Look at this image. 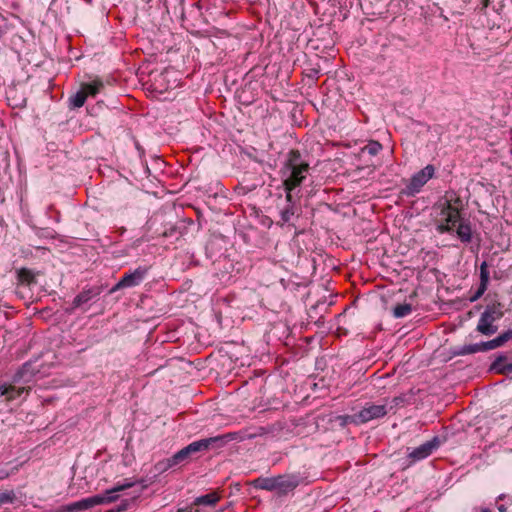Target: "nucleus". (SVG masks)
Segmentation results:
<instances>
[{
	"label": "nucleus",
	"instance_id": "1",
	"mask_svg": "<svg viewBox=\"0 0 512 512\" xmlns=\"http://www.w3.org/2000/svg\"><path fill=\"white\" fill-rule=\"evenodd\" d=\"M310 164L299 150L292 149L279 170L283 190L301 192V186L310 174Z\"/></svg>",
	"mask_w": 512,
	"mask_h": 512
},
{
	"label": "nucleus",
	"instance_id": "2",
	"mask_svg": "<svg viewBox=\"0 0 512 512\" xmlns=\"http://www.w3.org/2000/svg\"><path fill=\"white\" fill-rule=\"evenodd\" d=\"M135 485L134 482H131L128 479H125L124 483L117 484L111 489L106 490L102 494H97L88 498L81 499L79 501L73 502L64 507L63 511L65 512H77L81 510H86L92 508L96 505L109 504L116 501L119 498L118 492L129 489Z\"/></svg>",
	"mask_w": 512,
	"mask_h": 512
},
{
	"label": "nucleus",
	"instance_id": "3",
	"mask_svg": "<svg viewBox=\"0 0 512 512\" xmlns=\"http://www.w3.org/2000/svg\"><path fill=\"white\" fill-rule=\"evenodd\" d=\"M504 316L503 305L495 301L486 305L484 311L481 313L476 331L484 336H492L498 331V325L496 324Z\"/></svg>",
	"mask_w": 512,
	"mask_h": 512
},
{
	"label": "nucleus",
	"instance_id": "4",
	"mask_svg": "<svg viewBox=\"0 0 512 512\" xmlns=\"http://www.w3.org/2000/svg\"><path fill=\"white\" fill-rule=\"evenodd\" d=\"M283 191L284 195L279 194L275 200V207L282 225L290 223L295 216L299 215L300 207L297 204V199L301 197L299 190L297 192Z\"/></svg>",
	"mask_w": 512,
	"mask_h": 512
},
{
	"label": "nucleus",
	"instance_id": "5",
	"mask_svg": "<svg viewBox=\"0 0 512 512\" xmlns=\"http://www.w3.org/2000/svg\"><path fill=\"white\" fill-rule=\"evenodd\" d=\"M440 208L439 219L436 224V230L440 234H453L457 224L464 218L463 213L457 211L455 208L450 206Z\"/></svg>",
	"mask_w": 512,
	"mask_h": 512
},
{
	"label": "nucleus",
	"instance_id": "6",
	"mask_svg": "<svg viewBox=\"0 0 512 512\" xmlns=\"http://www.w3.org/2000/svg\"><path fill=\"white\" fill-rule=\"evenodd\" d=\"M435 167L428 164L423 169L415 173L409 183L402 189L401 193L407 197L416 196L424 185L435 176Z\"/></svg>",
	"mask_w": 512,
	"mask_h": 512
},
{
	"label": "nucleus",
	"instance_id": "7",
	"mask_svg": "<svg viewBox=\"0 0 512 512\" xmlns=\"http://www.w3.org/2000/svg\"><path fill=\"white\" fill-rule=\"evenodd\" d=\"M150 267L138 266L135 270L126 272L122 278L110 289L109 293H115L125 288L139 286L146 278Z\"/></svg>",
	"mask_w": 512,
	"mask_h": 512
},
{
	"label": "nucleus",
	"instance_id": "8",
	"mask_svg": "<svg viewBox=\"0 0 512 512\" xmlns=\"http://www.w3.org/2000/svg\"><path fill=\"white\" fill-rule=\"evenodd\" d=\"M307 476L301 472L287 473L277 476V494L285 496L302 484H308Z\"/></svg>",
	"mask_w": 512,
	"mask_h": 512
},
{
	"label": "nucleus",
	"instance_id": "9",
	"mask_svg": "<svg viewBox=\"0 0 512 512\" xmlns=\"http://www.w3.org/2000/svg\"><path fill=\"white\" fill-rule=\"evenodd\" d=\"M102 291V286L84 287L82 291L74 297L72 301V307L68 310V312H72L76 309H82L83 312H86L89 309L88 304L90 302L97 301Z\"/></svg>",
	"mask_w": 512,
	"mask_h": 512
},
{
	"label": "nucleus",
	"instance_id": "10",
	"mask_svg": "<svg viewBox=\"0 0 512 512\" xmlns=\"http://www.w3.org/2000/svg\"><path fill=\"white\" fill-rule=\"evenodd\" d=\"M499 347H502V344L499 338L495 337L494 339L485 342L456 346L453 348V355L464 356L494 350Z\"/></svg>",
	"mask_w": 512,
	"mask_h": 512
},
{
	"label": "nucleus",
	"instance_id": "11",
	"mask_svg": "<svg viewBox=\"0 0 512 512\" xmlns=\"http://www.w3.org/2000/svg\"><path fill=\"white\" fill-rule=\"evenodd\" d=\"M499 347H502V344L499 338L495 337L494 339L485 342L456 346L453 348V355L464 356L494 350Z\"/></svg>",
	"mask_w": 512,
	"mask_h": 512
},
{
	"label": "nucleus",
	"instance_id": "12",
	"mask_svg": "<svg viewBox=\"0 0 512 512\" xmlns=\"http://www.w3.org/2000/svg\"><path fill=\"white\" fill-rule=\"evenodd\" d=\"M461 243L467 245L476 239V250L480 246L479 234L474 232L472 229V223L468 218H463L455 227L454 233Z\"/></svg>",
	"mask_w": 512,
	"mask_h": 512
},
{
	"label": "nucleus",
	"instance_id": "13",
	"mask_svg": "<svg viewBox=\"0 0 512 512\" xmlns=\"http://www.w3.org/2000/svg\"><path fill=\"white\" fill-rule=\"evenodd\" d=\"M442 441L438 436H434L431 440L421 444L419 447L413 449L408 457L412 462L423 460L429 457L440 445Z\"/></svg>",
	"mask_w": 512,
	"mask_h": 512
},
{
	"label": "nucleus",
	"instance_id": "14",
	"mask_svg": "<svg viewBox=\"0 0 512 512\" xmlns=\"http://www.w3.org/2000/svg\"><path fill=\"white\" fill-rule=\"evenodd\" d=\"M387 414L385 405L368 404L357 412L360 424H365L371 420L379 419Z\"/></svg>",
	"mask_w": 512,
	"mask_h": 512
},
{
	"label": "nucleus",
	"instance_id": "15",
	"mask_svg": "<svg viewBox=\"0 0 512 512\" xmlns=\"http://www.w3.org/2000/svg\"><path fill=\"white\" fill-rule=\"evenodd\" d=\"M191 458V455L189 452H186V448L184 447L176 452L173 456L158 462L155 468L158 472H164L177 465L188 462Z\"/></svg>",
	"mask_w": 512,
	"mask_h": 512
},
{
	"label": "nucleus",
	"instance_id": "16",
	"mask_svg": "<svg viewBox=\"0 0 512 512\" xmlns=\"http://www.w3.org/2000/svg\"><path fill=\"white\" fill-rule=\"evenodd\" d=\"M238 439L237 432H229L209 438H204L203 444L206 451L209 450H218L225 447L229 442Z\"/></svg>",
	"mask_w": 512,
	"mask_h": 512
},
{
	"label": "nucleus",
	"instance_id": "17",
	"mask_svg": "<svg viewBox=\"0 0 512 512\" xmlns=\"http://www.w3.org/2000/svg\"><path fill=\"white\" fill-rule=\"evenodd\" d=\"M479 277H480L479 286H478L477 290L473 293V295H471V297H470V301H472V302L477 301L479 298H481L487 290L489 280H490V273H489L488 264L486 261H483L480 265Z\"/></svg>",
	"mask_w": 512,
	"mask_h": 512
},
{
	"label": "nucleus",
	"instance_id": "18",
	"mask_svg": "<svg viewBox=\"0 0 512 512\" xmlns=\"http://www.w3.org/2000/svg\"><path fill=\"white\" fill-rule=\"evenodd\" d=\"M508 358L505 354L498 355L490 366V371L501 374L510 375L512 374V361L507 362Z\"/></svg>",
	"mask_w": 512,
	"mask_h": 512
},
{
	"label": "nucleus",
	"instance_id": "19",
	"mask_svg": "<svg viewBox=\"0 0 512 512\" xmlns=\"http://www.w3.org/2000/svg\"><path fill=\"white\" fill-rule=\"evenodd\" d=\"M438 206H450L461 213L464 211V203L460 196H458L454 191L447 192L445 197L439 201Z\"/></svg>",
	"mask_w": 512,
	"mask_h": 512
},
{
	"label": "nucleus",
	"instance_id": "20",
	"mask_svg": "<svg viewBox=\"0 0 512 512\" xmlns=\"http://www.w3.org/2000/svg\"><path fill=\"white\" fill-rule=\"evenodd\" d=\"M80 88L85 92L86 97H95L104 88V83L101 79L95 78L92 81L81 83Z\"/></svg>",
	"mask_w": 512,
	"mask_h": 512
},
{
	"label": "nucleus",
	"instance_id": "21",
	"mask_svg": "<svg viewBox=\"0 0 512 512\" xmlns=\"http://www.w3.org/2000/svg\"><path fill=\"white\" fill-rule=\"evenodd\" d=\"M168 13L184 18V0H162Z\"/></svg>",
	"mask_w": 512,
	"mask_h": 512
},
{
	"label": "nucleus",
	"instance_id": "22",
	"mask_svg": "<svg viewBox=\"0 0 512 512\" xmlns=\"http://www.w3.org/2000/svg\"><path fill=\"white\" fill-rule=\"evenodd\" d=\"M37 273L28 268H21L17 271V280L20 285L31 286L36 284Z\"/></svg>",
	"mask_w": 512,
	"mask_h": 512
},
{
	"label": "nucleus",
	"instance_id": "23",
	"mask_svg": "<svg viewBox=\"0 0 512 512\" xmlns=\"http://www.w3.org/2000/svg\"><path fill=\"white\" fill-rule=\"evenodd\" d=\"M254 486L266 491H275L277 493V476L259 477L254 481Z\"/></svg>",
	"mask_w": 512,
	"mask_h": 512
},
{
	"label": "nucleus",
	"instance_id": "24",
	"mask_svg": "<svg viewBox=\"0 0 512 512\" xmlns=\"http://www.w3.org/2000/svg\"><path fill=\"white\" fill-rule=\"evenodd\" d=\"M87 100L85 92L80 88L76 93L68 98V108L75 110L84 106Z\"/></svg>",
	"mask_w": 512,
	"mask_h": 512
},
{
	"label": "nucleus",
	"instance_id": "25",
	"mask_svg": "<svg viewBox=\"0 0 512 512\" xmlns=\"http://www.w3.org/2000/svg\"><path fill=\"white\" fill-rule=\"evenodd\" d=\"M24 390L25 388L0 383V397L5 396L8 401L18 398Z\"/></svg>",
	"mask_w": 512,
	"mask_h": 512
},
{
	"label": "nucleus",
	"instance_id": "26",
	"mask_svg": "<svg viewBox=\"0 0 512 512\" xmlns=\"http://www.w3.org/2000/svg\"><path fill=\"white\" fill-rule=\"evenodd\" d=\"M219 500L215 493H208L201 495L194 500L196 506H214Z\"/></svg>",
	"mask_w": 512,
	"mask_h": 512
},
{
	"label": "nucleus",
	"instance_id": "27",
	"mask_svg": "<svg viewBox=\"0 0 512 512\" xmlns=\"http://www.w3.org/2000/svg\"><path fill=\"white\" fill-rule=\"evenodd\" d=\"M337 421L339 422V425L341 427H346L350 424H353L356 426L361 425L357 413H354L351 415H348V414L340 415L337 417Z\"/></svg>",
	"mask_w": 512,
	"mask_h": 512
},
{
	"label": "nucleus",
	"instance_id": "28",
	"mask_svg": "<svg viewBox=\"0 0 512 512\" xmlns=\"http://www.w3.org/2000/svg\"><path fill=\"white\" fill-rule=\"evenodd\" d=\"M412 312V305L408 303L398 304L393 309V316L395 318H403Z\"/></svg>",
	"mask_w": 512,
	"mask_h": 512
},
{
	"label": "nucleus",
	"instance_id": "29",
	"mask_svg": "<svg viewBox=\"0 0 512 512\" xmlns=\"http://www.w3.org/2000/svg\"><path fill=\"white\" fill-rule=\"evenodd\" d=\"M17 500V496L14 490L0 491V507L13 504Z\"/></svg>",
	"mask_w": 512,
	"mask_h": 512
},
{
	"label": "nucleus",
	"instance_id": "30",
	"mask_svg": "<svg viewBox=\"0 0 512 512\" xmlns=\"http://www.w3.org/2000/svg\"><path fill=\"white\" fill-rule=\"evenodd\" d=\"M382 150V145L375 140L369 141L363 148L362 152L371 156H376Z\"/></svg>",
	"mask_w": 512,
	"mask_h": 512
},
{
	"label": "nucleus",
	"instance_id": "31",
	"mask_svg": "<svg viewBox=\"0 0 512 512\" xmlns=\"http://www.w3.org/2000/svg\"><path fill=\"white\" fill-rule=\"evenodd\" d=\"M185 448L186 452H189L191 457L198 453L206 451L202 439L190 443L189 445L185 446Z\"/></svg>",
	"mask_w": 512,
	"mask_h": 512
},
{
	"label": "nucleus",
	"instance_id": "32",
	"mask_svg": "<svg viewBox=\"0 0 512 512\" xmlns=\"http://www.w3.org/2000/svg\"><path fill=\"white\" fill-rule=\"evenodd\" d=\"M35 233L40 238H54V231L48 228H35Z\"/></svg>",
	"mask_w": 512,
	"mask_h": 512
},
{
	"label": "nucleus",
	"instance_id": "33",
	"mask_svg": "<svg viewBox=\"0 0 512 512\" xmlns=\"http://www.w3.org/2000/svg\"><path fill=\"white\" fill-rule=\"evenodd\" d=\"M144 242V239L143 238H137L135 239L130 246H127L122 252H121V255L122 256H128L129 255V250L130 249H136L138 248L142 243Z\"/></svg>",
	"mask_w": 512,
	"mask_h": 512
},
{
	"label": "nucleus",
	"instance_id": "34",
	"mask_svg": "<svg viewBox=\"0 0 512 512\" xmlns=\"http://www.w3.org/2000/svg\"><path fill=\"white\" fill-rule=\"evenodd\" d=\"M502 344V346L508 341L512 340V329H508L497 336Z\"/></svg>",
	"mask_w": 512,
	"mask_h": 512
},
{
	"label": "nucleus",
	"instance_id": "35",
	"mask_svg": "<svg viewBox=\"0 0 512 512\" xmlns=\"http://www.w3.org/2000/svg\"><path fill=\"white\" fill-rule=\"evenodd\" d=\"M46 215L49 217V218H53L55 222H59L60 221V212L59 211H56L54 210V207L53 205H49L48 208H47V212H46Z\"/></svg>",
	"mask_w": 512,
	"mask_h": 512
},
{
	"label": "nucleus",
	"instance_id": "36",
	"mask_svg": "<svg viewBox=\"0 0 512 512\" xmlns=\"http://www.w3.org/2000/svg\"><path fill=\"white\" fill-rule=\"evenodd\" d=\"M404 402H405L404 395L396 396L391 401L392 405H391L390 409L401 407V406H403Z\"/></svg>",
	"mask_w": 512,
	"mask_h": 512
},
{
	"label": "nucleus",
	"instance_id": "37",
	"mask_svg": "<svg viewBox=\"0 0 512 512\" xmlns=\"http://www.w3.org/2000/svg\"><path fill=\"white\" fill-rule=\"evenodd\" d=\"M128 509V501H124L121 503L118 508L116 509V512H123Z\"/></svg>",
	"mask_w": 512,
	"mask_h": 512
},
{
	"label": "nucleus",
	"instance_id": "38",
	"mask_svg": "<svg viewBox=\"0 0 512 512\" xmlns=\"http://www.w3.org/2000/svg\"><path fill=\"white\" fill-rule=\"evenodd\" d=\"M28 366H29L28 364H24V365H23L22 369H21V370L18 372V374H17V376H19V378H23V374H24V372L27 370V367H28Z\"/></svg>",
	"mask_w": 512,
	"mask_h": 512
},
{
	"label": "nucleus",
	"instance_id": "39",
	"mask_svg": "<svg viewBox=\"0 0 512 512\" xmlns=\"http://www.w3.org/2000/svg\"><path fill=\"white\" fill-rule=\"evenodd\" d=\"M499 512H507V507L504 504H500L497 506Z\"/></svg>",
	"mask_w": 512,
	"mask_h": 512
},
{
	"label": "nucleus",
	"instance_id": "40",
	"mask_svg": "<svg viewBox=\"0 0 512 512\" xmlns=\"http://www.w3.org/2000/svg\"><path fill=\"white\" fill-rule=\"evenodd\" d=\"M172 232H174V229H171V231H170V232L165 231V232H163V236H164V237H168L169 235H171V234H172Z\"/></svg>",
	"mask_w": 512,
	"mask_h": 512
},
{
	"label": "nucleus",
	"instance_id": "41",
	"mask_svg": "<svg viewBox=\"0 0 512 512\" xmlns=\"http://www.w3.org/2000/svg\"><path fill=\"white\" fill-rule=\"evenodd\" d=\"M482 2H483V7H484V8L488 7V5H489V0H482Z\"/></svg>",
	"mask_w": 512,
	"mask_h": 512
},
{
	"label": "nucleus",
	"instance_id": "42",
	"mask_svg": "<svg viewBox=\"0 0 512 512\" xmlns=\"http://www.w3.org/2000/svg\"><path fill=\"white\" fill-rule=\"evenodd\" d=\"M125 231H126V229H125L124 227H122V228L120 229V234H121V235H122V234H124V232H125Z\"/></svg>",
	"mask_w": 512,
	"mask_h": 512
},
{
	"label": "nucleus",
	"instance_id": "43",
	"mask_svg": "<svg viewBox=\"0 0 512 512\" xmlns=\"http://www.w3.org/2000/svg\"><path fill=\"white\" fill-rule=\"evenodd\" d=\"M504 498H505V495H503V494L499 496V499H500V500H502V499H504Z\"/></svg>",
	"mask_w": 512,
	"mask_h": 512
},
{
	"label": "nucleus",
	"instance_id": "44",
	"mask_svg": "<svg viewBox=\"0 0 512 512\" xmlns=\"http://www.w3.org/2000/svg\"><path fill=\"white\" fill-rule=\"evenodd\" d=\"M0 479H2V477H0Z\"/></svg>",
	"mask_w": 512,
	"mask_h": 512
}]
</instances>
